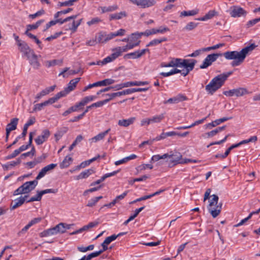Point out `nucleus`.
<instances>
[{
    "label": "nucleus",
    "instance_id": "nucleus-1",
    "mask_svg": "<svg viewBox=\"0 0 260 260\" xmlns=\"http://www.w3.org/2000/svg\"><path fill=\"white\" fill-rule=\"evenodd\" d=\"M256 46L254 44H251L243 48L240 51H226L223 53L222 55L228 60H234L231 65L232 67H236L242 63L246 56L249 52L253 51Z\"/></svg>",
    "mask_w": 260,
    "mask_h": 260
},
{
    "label": "nucleus",
    "instance_id": "nucleus-2",
    "mask_svg": "<svg viewBox=\"0 0 260 260\" xmlns=\"http://www.w3.org/2000/svg\"><path fill=\"white\" fill-rule=\"evenodd\" d=\"M197 62V60L195 59L189 60L173 58L168 63L162 62L160 64V67L162 68L184 67L185 69L183 70L182 75L183 76H186L193 69Z\"/></svg>",
    "mask_w": 260,
    "mask_h": 260
},
{
    "label": "nucleus",
    "instance_id": "nucleus-3",
    "mask_svg": "<svg viewBox=\"0 0 260 260\" xmlns=\"http://www.w3.org/2000/svg\"><path fill=\"white\" fill-rule=\"evenodd\" d=\"M233 73L230 71L217 75L213 78L210 83L205 86V89L208 94H213L218 89L224 84L228 77Z\"/></svg>",
    "mask_w": 260,
    "mask_h": 260
},
{
    "label": "nucleus",
    "instance_id": "nucleus-4",
    "mask_svg": "<svg viewBox=\"0 0 260 260\" xmlns=\"http://www.w3.org/2000/svg\"><path fill=\"white\" fill-rule=\"evenodd\" d=\"M212 197V199L209 202V204L207 208L212 216L213 218H215L220 213L222 204L220 203L218 204L219 199L218 196L213 194Z\"/></svg>",
    "mask_w": 260,
    "mask_h": 260
},
{
    "label": "nucleus",
    "instance_id": "nucleus-5",
    "mask_svg": "<svg viewBox=\"0 0 260 260\" xmlns=\"http://www.w3.org/2000/svg\"><path fill=\"white\" fill-rule=\"evenodd\" d=\"M222 55V53H213L209 54L204 60L202 64L200 66V68L204 69L211 66L212 62L216 60L217 58Z\"/></svg>",
    "mask_w": 260,
    "mask_h": 260
},
{
    "label": "nucleus",
    "instance_id": "nucleus-6",
    "mask_svg": "<svg viewBox=\"0 0 260 260\" xmlns=\"http://www.w3.org/2000/svg\"><path fill=\"white\" fill-rule=\"evenodd\" d=\"M230 14L232 17H240L246 16L247 12L241 7L233 6L230 7Z\"/></svg>",
    "mask_w": 260,
    "mask_h": 260
},
{
    "label": "nucleus",
    "instance_id": "nucleus-7",
    "mask_svg": "<svg viewBox=\"0 0 260 260\" xmlns=\"http://www.w3.org/2000/svg\"><path fill=\"white\" fill-rule=\"evenodd\" d=\"M167 158L170 161L175 165L177 164H183V160L181 159L182 155L178 152H170V153H166Z\"/></svg>",
    "mask_w": 260,
    "mask_h": 260
},
{
    "label": "nucleus",
    "instance_id": "nucleus-8",
    "mask_svg": "<svg viewBox=\"0 0 260 260\" xmlns=\"http://www.w3.org/2000/svg\"><path fill=\"white\" fill-rule=\"evenodd\" d=\"M131 2L143 9L152 7L156 4L155 0H131Z\"/></svg>",
    "mask_w": 260,
    "mask_h": 260
},
{
    "label": "nucleus",
    "instance_id": "nucleus-9",
    "mask_svg": "<svg viewBox=\"0 0 260 260\" xmlns=\"http://www.w3.org/2000/svg\"><path fill=\"white\" fill-rule=\"evenodd\" d=\"M38 183V182L36 179L33 181L26 182L21 185L22 190H23L24 194L28 193L35 189Z\"/></svg>",
    "mask_w": 260,
    "mask_h": 260
},
{
    "label": "nucleus",
    "instance_id": "nucleus-10",
    "mask_svg": "<svg viewBox=\"0 0 260 260\" xmlns=\"http://www.w3.org/2000/svg\"><path fill=\"white\" fill-rule=\"evenodd\" d=\"M26 57L34 69H38L40 67L41 64L38 61V56L35 53L34 51L31 52Z\"/></svg>",
    "mask_w": 260,
    "mask_h": 260
},
{
    "label": "nucleus",
    "instance_id": "nucleus-11",
    "mask_svg": "<svg viewBox=\"0 0 260 260\" xmlns=\"http://www.w3.org/2000/svg\"><path fill=\"white\" fill-rule=\"evenodd\" d=\"M28 197V195H25L24 197L21 196L20 198L15 199L14 201H12L10 207V210H14V209L22 206Z\"/></svg>",
    "mask_w": 260,
    "mask_h": 260
},
{
    "label": "nucleus",
    "instance_id": "nucleus-12",
    "mask_svg": "<svg viewBox=\"0 0 260 260\" xmlns=\"http://www.w3.org/2000/svg\"><path fill=\"white\" fill-rule=\"evenodd\" d=\"M80 78H76L70 81L68 84V86L66 87L63 90L61 91L65 96L75 89L77 84L80 80Z\"/></svg>",
    "mask_w": 260,
    "mask_h": 260
},
{
    "label": "nucleus",
    "instance_id": "nucleus-13",
    "mask_svg": "<svg viewBox=\"0 0 260 260\" xmlns=\"http://www.w3.org/2000/svg\"><path fill=\"white\" fill-rule=\"evenodd\" d=\"M50 135V133L49 131L45 129L42 132L41 135L38 136L37 138L35 139V141L37 145H40L47 140Z\"/></svg>",
    "mask_w": 260,
    "mask_h": 260
},
{
    "label": "nucleus",
    "instance_id": "nucleus-14",
    "mask_svg": "<svg viewBox=\"0 0 260 260\" xmlns=\"http://www.w3.org/2000/svg\"><path fill=\"white\" fill-rule=\"evenodd\" d=\"M187 100V98L182 94H179L176 96H174L172 98H170L167 101H165L164 102V104H177L180 102H182L184 101Z\"/></svg>",
    "mask_w": 260,
    "mask_h": 260
},
{
    "label": "nucleus",
    "instance_id": "nucleus-15",
    "mask_svg": "<svg viewBox=\"0 0 260 260\" xmlns=\"http://www.w3.org/2000/svg\"><path fill=\"white\" fill-rule=\"evenodd\" d=\"M96 41L98 43H104L112 39L111 33L106 34L104 32H100L98 34V36L96 37Z\"/></svg>",
    "mask_w": 260,
    "mask_h": 260
},
{
    "label": "nucleus",
    "instance_id": "nucleus-16",
    "mask_svg": "<svg viewBox=\"0 0 260 260\" xmlns=\"http://www.w3.org/2000/svg\"><path fill=\"white\" fill-rule=\"evenodd\" d=\"M149 36L150 35H151V30H146L144 32H141V33H136L135 35H133V38L135 39V38L136 39V43H135L132 44V43L131 42V48H133L135 46H138L139 45L140 43V38L142 36Z\"/></svg>",
    "mask_w": 260,
    "mask_h": 260
},
{
    "label": "nucleus",
    "instance_id": "nucleus-17",
    "mask_svg": "<svg viewBox=\"0 0 260 260\" xmlns=\"http://www.w3.org/2000/svg\"><path fill=\"white\" fill-rule=\"evenodd\" d=\"M18 45L19 47L20 51L22 52L26 57L30 54L31 52L34 51V50L31 49L28 45L24 42L19 43Z\"/></svg>",
    "mask_w": 260,
    "mask_h": 260
},
{
    "label": "nucleus",
    "instance_id": "nucleus-18",
    "mask_svg": "<svg viewBox=\"0 0 260 260\" xmlns=\"http://www.w3.org/2000/svg\"><path fill=\"white\" fill-rule=\"evenodd\" d=\"M95 173V170L93 168H91L88 170H86L84 171L81 172L79 175L75 177V179L79 180L80 179L87 178L90 175Z\"/></svg>",
    "mask_w": 260,
    "mask_h": 260
},
{
    "label": "nucleus",
    "instance_id": "nucleus-19",
    "mask_svg": "<svg viewBox=\"0 0 260 260\" xmlns=\"http://www.w3.org/2000/svg\"><path fill=\"white\" fill-rule=\"evenodd\" d=\"M119 56V52H114L111 55L107 56L104 58L102 61H98L96 64L104 65L108 62H111Z\"/></svg>",
    "mask_w": 260,
    "mask_h": 260
},
{
    "label": "nucleus",
    "instance_id": "nucleus-20",
    "mask_svg": "<svg viewBox=\"0 0 260 260\" xmlns=\"http://www.w3.org/2000/svg\"><path fill=\"white\" fill-rule=\"evenodd\" d=\"M232 118V117H223L218 119H216L215 121L212 122L211 123H209L206 125V127L208 128H211L213 127H215L221 123L223 122L228 120L231 119Z\"/></svg>",
    "mask_w": 260,
    "mask_h": 260
},
{
    "label": "nucleus",
    "instance_id": "nucleus-21",
    "mask_svg": "<svg viewBox=\"0 0 260 260\" xmlns=\"http://www.w3.org/2000/svg\"><path fill=\"white\" fill-rule=\"evenodd\" d=\"M106 95H108L109 98L108 99H106L105 100L99 101L96 103H93L91 104V106H93L94 107H100L103 106L104 104L107 103L112 99L115 98V93H112L111 94H107Z\"/></svg>",
    "mask_w": 260,
    "mask_h": 260
},
{
    "label": "nucleus",
    "instance_id": "nucleus-22",
    "mask_svg": "<svg viewBox=\"0 0 260 260\" xmlns=\"http://www.w3.org/2000/svg\"><path fill=\"white\" fill-rule=\"evenodd\" d=\"M110 131V128L108 129L106 131L101 133L92 138L89 140V141L92 142H96L99 141L103 140L105 137L108 134V133Z\"/></svg>",
    "mask_w": 260,
    "mask_h": 260
},
{
    "label": "nucleus",
    "instance_id": "nucleus-23",
    "mask_svg": "<svg viewBox=\"0 0 260 260\" xmlns=\"http://www.w3.org/2000/svg\"><path fill=\"white\" fill-rule=\"evenodd\" d=\"M65 96L64 94L62 93V92L61 91L60 92L57 93L53 97L50 98L48 100L46 101V103H47V106H48L49 104H52L56 102L58 100H59L60 98Z\"/></svg>",
    "mask_w": 260,
    "mask_h": 260
},
{
    "label": "nucleus",
    "instance_id": "nucleus-24",
    "mask_svg": "<svg viewBox=\"0 0 260 260\" xmlns=\"http://www.w3.org/2000/svg\"><path fill=\"white\" fill-rule=\"evenodd\" d=\"M65 96L64 94L62 93V92L61 91L60 92L57 93L53 97L50 98L48 100L46 101V103H47V106H48L49 104H52L56 102L58 100H59L60 98Z\"/></svg>",
    "mask_w": 260,
    "mask_h": 260
},
{
    "label": "nucleus",
    "instance_id": "nucleus-25",
    "mask_svg": "<svg viewBox=\"0 0 260 260\" xmlns=\"http://www.w3.org/2000/svg\"><path fill=\"white\" fill-rule=\"evenodd\" d=\"M65 96L64 94L62 93V92L61 91L60 92L57 93L53 97L50 98L48 100L46 101V103H47V106H48L49 104H52L56 102L58 100H59L60 98Z\"/></svg>",
    "mask_w": 260,
    "mask_h": 260
},
{
    "label": "nucleus",
    "instance_id": "nucleus-26",
    "mask_svg": "<svg viewBox=\"0 0 260 260\" xmlns=\"http://www.w3.org/2000/svg\"><path fill=\"white\" fill-rule=\"evenodd\" d=\"M146 51H149V49H144L142 50H139L134 52H131V58L133 59H137L141 57L143 55H144Z\"/></svg>",
    "mask_w": 260,
    "mask_h": 260
},
{
    "label": "nucleus",
    "instance_id": "nucleus-27",
    "mask_svg": "<svg viewBox=\"0 0 260 260\" xmlns=\"http://www.w3.org/2000/svg\"><path fill=\"white\" fill-rule=\"evenodd\" d=\"M217 15V12L215 10H211L208 12L205 16L203 17L198 18V20L200 21H205L208 19H211L214 16Z\"/></svg>",
    "mask_w": 260,
    "mask_h": 260
},
{
    "label": "nucleus",
    "instance_id": "nucleus-28",
    "mask_svg": "<svg viewBox=\"0 0 260 260\" xmlns=\"http://www.w3.org/2000/svg\"><path fill=\"white\" fill-rule=\"evenodd\" d=\"M18 120L19 119L17 118L12 119L11 122L7 124L6 128H8L11 131L15 130L17 128Z\"/></svg>",
    "mask_w": 260,
    "mask_h": 260
},
{
    "label": "nucleus",
    "instance_id": "nucleus-29",
    "mask_svg": "<svg viewBox=\"0 0 260 260\" xmlns=\"http://www.w3.org/2000/svg\"><path fill=\"white\" fill-rule=\"evenodd\" d=\"M96 98V96L90 95L84 98L80 102H79V105L81 107L84 106L89 102L93 101Z\"/></svg>",
    "mask_w": 260,
    "mask_h": 260
},
{
    "label": "nucleus",
    "instance_id": "nucleus-30",
    "mask_svg": "<svg viewBox=\"0 0 260 260\" xmlns=\"http://www.w3.org/2000/svg\"><path fill=\"white\" fill-rule=\"evenodd\" d=\"M73 161L72 157L67 156L63 161L60 164L59 166L61 169L68 167Z\"/></svg>",
    "mask_w": 260,
    "mask_h": 260
},
{
    "label": "nucleus",
    "instance_id": "nucleus-31",
    "mask_svg": "<svg viewBox=\"0 0 260 260\" xmlns=\"http://www.w3.org/2000/svg\"><path fill=\"white\" fill-rule=\"evenodd\" d=\"M94 107L93 106H91V105L86 107V110L83 112L82 114L79 115L77 116L74 117L73 119L70 120V122H74L79 121L80 119H82L85 114L88 111V110L91 108Z\"/></svg>",
    "mask_w": 260,
    "mask_h": 260
},
{
    "label": "nucleus",
    "instance_id": "nucleus-32",
    "mask_svg": "<svg viewBox=\"0 0 260 260\" xmlns=\"http://www.w3.org/2000/svg\"><path fill=\"white\" fill-rule=\"evenodd\" d=\"M225 126H223L221 127H218L216 128L215 129L213 130L211 132L206 133L205 135L207 136L208 138L212 137L215 135H216L218 133L224 130L225 128Z\"/></svg>",
    "mask_w": 260,
    "mask_h": 260
},
{
    "label": "nucleus",
    "instance_id": "nucleus-33",
    "mask_svg": "<svg viewBox=\"0 0 260 260\" xmlns=\"http://www.w3.org/2000/svg\"><path fill=\"white\" fill-rule=\"evenodd\" d=\"M126 16V14L125 12H121L118 13H115L111 14L110 15L109 19L110 20H119L121 19L123 17H125Z\"/></svg>",
    "mask_w": 260,
    "mask_h": 260
},
{
    "label": "nucleus",
    "instance_id": "nucleus-34",
    "mask_svg": "<svg viewBox=\"0 0 260 260\" xmlns=\"http://www.w3.org/2000/svg\"><path fill=\"white\" fill-rule=\"evenodd\" d=\"M199 12V9H194V10H192L191 11H182L181 12L180 17L194 16V15H197V14H198Z\"/></svg>",
    "mask_w": 260,
    "mask_h": 260
},
{
    "label": "nucleus",
    "instance_id": "nucleus-35",
    "mask_svg": "<svg viewBox=\"0 0 260 260\" xmlns=\"http://www.w3.org/2000/svg\"><path fill=\"white\" fill-rule=\"evenodd\" d=\"M248 93V91L245 88L239 87L235 89V95H236L237 97L243 96Z\"/></svg>",
    "mask_w": 260,
    "mask_h": 260
},
{
    "label": "nucleus",
    "instance_id": "nucleus-36",
    "mask_svg": "<svg viewBox=\"0 0 260 260\" xmlns=\"http://www.w3.org/2000/svg\"><path fill=\"white\" fill-rule=\"evenodd\" d=\"M53 230H54V232H55V235L58 233H64L66 232V230H64V223H60L56 225L53 228Z\"/></svg>",
    "mask_w": 260,
    "mask_h": 260
},
{
    "label": "nucleus",
    "instance_id": "nucleus-37",
    "mask_svg": "<svg viewBox=\"0 0 260 260\" xmlns=\"http://www.w3.org/2000/svg\"><path fill=\"white\" fill-rule=\"evenodd\" d=\"M80 107L81 106L79 105V103H77L75 106L70 107L68 110L64 112L62 115L66 116L73 112L77 111Z\"/></svg>",
    "mask_w": 260,
    "mask_h": 260
},
{
    "label": "nucleus",
    "instance_id": "nucleus-38",
    "mask_svg": "<svg viewBox=\"0 0 260 260\" xmlns=\"http://www.w3.org/2000/svg\"><path fill=\"white\" fill-rule=\"evenodd\" d=\"M54 235H55V232H54V230H53V228L48 229L47 230H45L43 232L40 233V236L41 237H47Z\"/></svg>",
    "mask_w": 260,
    "mask_h": 260
},
{
    "label": "nucleus",
    "instance_id": "nucleus-39",
    "mask_svg": "<svg viewBox=\"0 0 260 260\" xmlns=\"http://www.w3.org/2000/svg\"><path fill=\"white\" fill-rule=\"evenodd\" d=\"M25 34L29 38H30V39H31L32 40H33L39 46V47L42 49V45H41V42L37 38V37L31 34V33L29 32H27V31H25Z\"/></svg>",
    "mask_w": 260,
    "mask_h": 260
},
{
    "label": "nucleus",
    "instance_id": "nucleus-40",
    "mask_svg": "<svg viewBox=\"0 0 260 260\" xmlns=\"http://www.w3.org/2000/svg\"><path fill=\"white\" fill-rule=\"evenodd\" d=\"M182 72H183V70H181L178 69L177 68H175L169 72H167V73L162 72L160 73V75L164 77H168V76H170L173 74H175L176 73H180L182 74Z\"/></svg>",
    "mask_w": 260,
    "mask_h": 260
},
{
    "label": "nucleus",
    "instance_id": "nucleus-41",
    "mask_svg": "<svg viewBox=\"0 0 260 260\" xmlns=\"http://www.w3.org/2000/svg\"><path fill=\"white\" fill-rule=\"evenodd\" d=\"M257 136H254L250 137L249 139H248L247 140H243V141L240 142L239 143L236 144V145H238L239 147V146H241V145L247 144L249 142H254V143L256 141H257Z\"/></svg>",
    "mask_w": 260,
    "mask_h": 260
},
{
    "label": "nucleus",
    "instance_id": "nucleus-42",
    "mask_svg": "<svg viewBox=\"0 0 260 260\" xmlns=\"http://www.w3.org/2000/svg\"><path fill=\"white\" fill-rule=\"evenodd\" d=\"M102 12L103 13L112 12L118 9V6L116 5L109 7H101Z\"/></svg>",
    "mask_w": 260,
    "mask_h": 260
},
{
    "label": "nucleus",
    "instance_id": "nucleus-43",
    "mask_svg": "<svg viewBox=\"0 0 260 260\" xmlns=\"http://www.w3.org/2000/svg\"><path fill=\"white\" fill-rule=\"evenodd\" d=\"M44 21V20H40L35 24L27 25V30L25 31L28 32L30 30L37 29Z\"/></svg>",
    "mask_w": 260,
    "mask_h": 260
},
{
    "label": "nucleus",
    "instance_id": "nucleus-44",
    "mask_svg": "<svg viewBox=\"0 0 260 260\" xmlns=\"http://www.w3.org/2000/svg\"><path fill=\"white\" fill-rule=\"evenodd\" d=\"M20 158H18L16 161H14L10 164H5L3 165V168L5 170H8L10 167H14L17 165L20 164Z\"/></svg>",
    "mask_w": 260,
    "mask_h": 260
},
{
    "label": "nucleus",
    "instance_id": "nucleus-45",
    "mask_svg": "<svg viewBox=\"0 0 260 260\" xmlns=\"http://www.w3.org/2000/svg\"><path fill=\"white\" fill-rule=\"evenodd\" d=\"M103 198L102 196H99L95 197L91 200H89L87 204V207H92L94 206L96 203L101 199Z\"/></svg>",
    "mask_w": 260,
    "mask_h": 260
},
{
    "label": "nucleus",
    "instance_id": "nucleus-46",
    "mask_svg": "<svg viewBox=\"0 0 260 260\" xmlns=\"http://www.w3.org/2000/svg\"><path fill=\"white\" fill-rule=\"evenodd\" d=\"M167 41V39L166 38H164L161 39H154L149 43L147 45V47L155 46L157 44L161 43L162 42H165Z\"/></svg>",
    "mask_w": 260,
    "mask_h": 260
},
{
    "label": "nucleus",
    "instance_id": "nucleus-47",
    "mask_svg": "<svg viewBox=\"0 0 260 260\" xmlns=\"http://www.w3.org/2000/svg\"><path fill=\"white\" fill-rule=\"evenodd\" d=\"M164 118V115L161 114L159 115H156L150 118V122L151 123H157L160 122Z\"/></svg>",
    "mask_w": 260,
    "mask_h": 260
},
{
    "label": "nucleus",
    "instance_id": "nucleus-48",
    "mask_svg": "<svg viewBox=\"0 0 260 260\" xmlns=\"http://www.w3.org/2000/svg\"><path fill=\"white\" fill-rule=\"evenodd\" d=\"M58 62L62 63V60H59L56 59H54L52 60H48L45 62V66L47 68H50V67L54 66L57 64Z\"/></svg>",
    "mask_w": 260,
    "mask_h": 260
},
{
    "label": "nucleus",
    "instance_id": "nucleus-49",
    "mask_svg": "<svg viewBox=\"0 0 260 260\" xmlns=\"http://www.w3.org/2000/svg\"><path fill=\"white\" fill-rule=\"evenodd\" d=\"M42 194L40 191H37V194L36 196L31 197L29 200L26 201L27 203L32 202L34 201H40L42 199Z\"/></svg>",
    "mask_w": 260,
    "mask_h": 260
},
{
    "label": "nucleus",
    "instance_id": "nucleus-50",
    "mask_svg": "<svg viewBox=\"0 0 260 260\" xmlns=\"http://www.w3.org/2000/svg\"><path fill=\"white\" fill-rule=\"evenodd\" d=\"M167 154H164L162 155H153L152 158H151V162L152 161H158L159 160L161 159H166L167 158Z\"/></svg>",
    "mask_w": 260,
    "mask_h": 260
},
{
    "label": "nucleus",
    "instance_id": "nucleus-51",
    "mask_svg": "<svg viewBox=\"0 0 260 260\" xmlns=\"http://www.w3.org/2000/svg\"><path fill=\"white\" fill-rule=\"evenodd\" d=\"M68 131V128L67 127H63L59 130L56 134H55V137H61L64 134H66Z\"/></svg>",
    "mask_w": 260,
    "mask_h": 260
},
{
    "label": "nucleus",
    "instance_id": "nucleus-52",
    "mask_svg": "<svg viewBox=\"0 0 260 260\" xmlns=\"http://www.w3.org/2000/svg\"><path fill=\"white\" fill-rule=\"evenodd\" d=\"M198 25V23H196L193 22H190L188 23L184 28V29L186 30H191L195 28Z\"/></svg>",
    "mask_w": 260,
    "mask_h": 260
},
{
    "label": "nucleus",
    "instance_id": "nucleus-53",
    "mask_svg": "<svg viewBox=\"0 0 260 260\" xmlns=\"http://www.w3.org/2000/svg\"><path fill=\"white\" fill-rule=\"evenodd\" d=\"M128 49H130V44L128 43L125 46L119 47L118 48H116V51L115 52H119L120 56L122 52L126 51Z\"/></svg>",
    "mask_w": 260,
    "mask_h": 260
},
{
    "label": "nucleus",
    "instance_id": "nucleus-54",
    "mask_svg": "<svg viewBox=\"0 0 260 260\" xmlns=\"http://www.w3.org/2000/svg\"><path fill=\"white\" fill-rule=\"evenodd\" d=\"M238 146L236 145V144H233L229 148L227 149L225 151V153L222 156V158H224L228 156V155L230 154L231 150H233V149L238 147Z\"/></svg>",
    "mask_w": 260,
    "mask_h": 260
},
{
    "label": "nucleus",
    "instance_id": "nucleus-55",
    "mask_svg": "<svg viewBox=\"0 0 260 260\" xmlns=\"http://www.w3.org/2000/svg\"><path fill=\"white\" fill-rule=\"evenodd\" d=\"M118 124L120 126L127 127L130 125V119L119 120Z\"/></svg>",
    "mask_w": 260,
    "mask_h": 260
},
{
    "label": "nucleus",
    "instance_id": "nucleus-56",
    "mask_svg": "<svg viewBox=\"0 0 260 260\" xmlns=\"http://www.w3.org/2000/svg\"><path fill=\"white\" fill-rule=\"evenodd\" d=\"M129 86H130V82H126L124 83H121V84H117L115 86H113V87L112 89H114L115 90H119V89H122L123 87H128Z\"/></svg>",
    "mask_w": 260,
    "mask_h": 260
},
{
    "label": "nucleus",
    "instance_id": "nucleus-57",
    "mask_svg": "<svg viewBox=\"0 0 260 260\" xmlns=\"http://www.w3.org/2000/svg\"><path fill=\"white\" fill-rule=\"evenodd\" d=\"M125 32V29H120L119 30H118L117 32L111 33V36L112 37V38L113 39L114 37H115L116 36H123L124 35Z\"/></svg>",
    "mask_w": 260,
    "mask_h": 260
},
{
    "label": "nucleus",
    "instance_id": "nucleus-58",
    "mask_svg": "<svg viewBox=\"0 0 260 260\" xmlns=\"http://www.w3.org/2000/svg\"><path fill=\"white\" fill-rule=\"evenodd\" d=\"M117 238V236H116L115 234H113L111 236L107 237L104 240V244H109L111 242L116 240Z\"/></svg>",
    "mask_w": 260,
    "mask_h": 260
},
{
    "label": "nucleus",
    "instance_id": "nucleus-59",
    "mask_svg": "<svg viewBox=\"0 0 260 260\" xmlns=\"http://www.w3.org/2000/svg\"><path fill=\"white\" fill-rule=\"evenodd\" d=\"M115 80L112 79H106L101 81L102 86H107L113 84Z\"/></svg>",
    "mask_w": 260,
    "mask_h": 260
},
{
    "label": "nucleus",
    "instance_id": "nucleus-60",
    "mask_svg": "<svg viewBox=\"0 0 260 260\" xmlns=\"http://www.w3.org/2000/svg\"><path fill=\"white\" fill-rule=\"evenodd\" d=\"M101 21L102 20L100 18L98 17H95L92 18L90 21H88L87 24L88 26H91L93 24H96Z\"/></svg>",
    "mask_w": 260,
    "mask_h": 260
},
{
    "label": "nucleus",
    "instance_id": "nucleus-61",
    "mask_svg": "<svg viewBox=\"0 0 260 260\" xmlns=\"http://www.w3.org/2000/svg\"><path fill=\"white\" fill-rule=\"evenodd\" d=\"M47 103L45 101L43 103L38 104L35 105V107L34 108L33 111H40L42 109L43 107L47 106Z\"/></svg>",
    "mask_w": 260,
    "mask_h": 260
},
{
    "label": "nucleus",
    "instance_id": "nucleus-62",
    "mask_svg": "<svg viewBox=\"0 0 260 260\" xmlns=\"http://www.w3.org/2000/svg\"><path fill=\"white\" fill-rule=\"evenodd\" d=\"M118 172V171H114L112 173H107V174H105L103 176H102L101 178L100 179H99V180L100 181V182L101 183L102 182L104 181L108 177H111L112 176L116 175Z\"/></svg>",
    "mask_w": 260,
    "mask_h": 260
},
{
    "label": "nucleus",
    "instance_id": "nucleus-63",
    "mask_svg": "<svg viewBox=\"0 0 260 260\" xmlns=\"http://www.w3.org/2000/svg\"><path fill=\"white\" fill-rule=\"evenodd\" d=\"M100 252L96 251L92 252L88 255H84L86 260H91L92 258L98 256L100 255Z\"/></svg>",
    "mask_w": 260,
    "mask_h": 260
},
{
    "label": "nucleus",
    "instance_id": "nucleus-64",
    "mask_svg": "<svg viewBox=\"0 0 260 260\" xmlns=\"http://www.w3.org/2000/svg\"><path fill=\"white\" fill-rule=\"evenodd\" d=\"M82 19H81L77 23H76L75 20H73L72 22V26L70 27V29L73 30V31H75L78 27V26L80 24Z\"/></svg>",
    "mask_w": 260,
    "mask_h": 260
}]
</instances>
